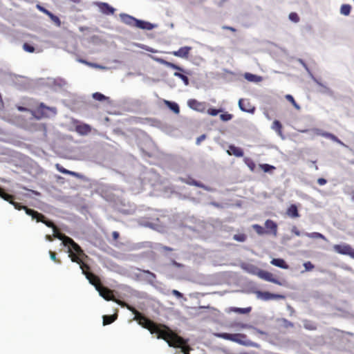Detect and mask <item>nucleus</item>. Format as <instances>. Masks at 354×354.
Here are the masks:
<instances>
[{
  "instance_id": "1",
  "label": "nucleus",
  "mask_w": 354,
  "mask_h": 354,
  "mask_svg": "<svg viewBox=\"0 0 354 354\" xmlns=\"http://www.w3.org/2000/svg\"><path fill=\"white\" fill-rule=\"evenodd\" d=\"M0 197L4 201H8L10 204L12 205L17 210L24 209L26 214L31 216L32 220H35L37 222H42L47 227L53 229V236L62 241L64 246L68 247V257L71 258L73 262H75L80 265V268L82 270L83 274L86 276L89 283L94 286L95 290L98 292L100 297L106 301H113L122 307H126L128 310L131 311L134 315L133 320L138 322V324L142 327L147 328L149 330L151 334H156V324L149 320L143 316L140 313L136 310L135 308L128 305L124 301H121L116 299L111 295V290L105 287H101L97 283V279L94 275L90 273H86L84 270L85 265L82 263V259L86 254L84 251L81 249L80 246L76 243L71 238L66 236L64 234L60 233L55 225L50 221L46 220L45 216L38 212L28 208L26 206L21 205L18 203L13 201V196L4 192V191L0 187Z\"/></svg>"
},
{
  "instance_id": "2",
  "label": "nucleus",
  "mask_w": 354,
  "mask_h": 354,
  "mask_svg": "<svg viewBox=\"0 0 354 354\" xmlns=\"http://www.w3.org/2000/svg\"><path fill=\"white\" fill-rule=\"evenodd\" d=\"M255 294L258 299L263 301L284 299V296L282 295L273 294L269 292L256 291Z\"/></svg>"
},
{
  "instance_id": "3",
  "label": "nucleus",
  "mask_w": 354,
  "mask_h": 354,
  "mask_svg": "<svg viewBox=\"0 0 354 354\" xmlns=\"http://www.w3.org/2000/svg\"><path fill=\"white\" fill-rule=\"evenodd\" d=\"M333 249L336 252L339 254H347L354 258V250H353L348 245H335L333 246Z\"/></svg>"
},
{
  "instance_id": "4",
  "label": "nucleus",
  "mask_w": 354,
  "mask_h": 354,
  "mask_svg": "<svg viewBox=\"0 0 354 354\" xmlns=\"http://www.w3.org/2000/svg\"><path fill=\"white\" fill-rule=\"evenodd\" d=\"M94 5L98 7L100 11L104 15H113L115 10L114 8L107 3L95 2Z\"/></svg>"
},
{
  "instance_id": "5",
  "label": "nucleus",
  "mask_w": 354,
  "mask_h": 354,
  "mask_svg": "<svg viewBox=\"0 0 354 354\" xmlns=\"http://www.w3.org/2000/svg\"><path fill=\"white\" fill-rule=\"evenodd\" d=\"M187 104L189 107L193 110H195L198 112L205 111L206 105L205 102H201L196 100H189Z\"/></svg>"
},
{
  "instance_id": "6",
  "label": "nucleus",
  "mask_w": 354,
  "mask_h": 354,
  "mask_svg": "<svg viewBox=\"0 0 354 354\" xmlns=\"http://www.w3.org/2000/svg\"><path fill=\"white\" fill-rule=\"evenodd\" d=\"M191 50L192 47L190 46H183L180 48L178 50L172 51L171 54L177 57L187 59Z\"/></svg>"
},
{
  "instance_id": "7",
  "label": "nucleus",
  "mask_w": 354,
  "mask_h": 354,
  "mask_svg": "<svg viewBox=\"0 0 354 354\" xmlns=\"http://www.w3.org/2000/svg\"><path fill=\"white\" fill-rule=\"evenodd\" d=\"M120 17L124 24L130 26H136V21L138 19H136L135 17L124 13H121L120 15Z\"/></svg>"
},
{
  "instance_id": "8",
  "label": "nucleus",
  "mask_w": 354,
  "mask_h": 354,
  "mask_svg": "<svg viewBox=\"0 0 354 354\" xmlns=\"http://www.w3.org/2000/svg\"><path fill=\"white\" fill-rule=\"evenodd\" d=\"M157 26L156 24H151L148 21H142L140 19H137L136 27L142 29V30H151L153 28H156Z\"/></svg>"
},
{
  "instance_id": "9",
  "label": "nucleus",
  "mask_w": 354,
  "mask_h": 354,
  "mask_svg": "<svg viewBox=\"0 0 354 354\" xmlns=\"http://www.w3.org/2000/svg\"><path fill=\"white\" fill-rule=\"evenodd\" d=\"M237 344L240 345H243L245 346H250V347H254L258 348L259 346L258 344L253 342L250 341V339H247V337L245 335L243 334V337H239L238 338V341L236 342Z\"/></svg>"
},
{
  "instance_id": "10",
  "label": "nucleus",
  "mask_w": 354,
  "mask_h": 354,
  "mask_svg": "<svg viewBox=\"0 0 354 354\" xmlns=\"http://www.w3.org/2000/svg\"><path fill=\"white\" fill-rule=\"evenodd\" d=\"M227 153L230 156H234L236 157H242L243 156V150L234 145H230L229 149L227 150Z\"/></svg>"
},
{
  "instance_id": "11",
  "label": "nucleus",
  "mask_w": 354,
  "mask_h": 354,
  "mask_svg": "<svg viewBox=\"0 0 354 354\" xmlns=\"http://www.w3.org/2000/svg\"><path fill=\"white\" fill-rule=\"evenodd\" d=\"M265 226L268 230H270V232L276 236L277 234V223L270 219H268L265 222Z\"/></svg>"
},
{
  "instance_id": "12",
  "label": "nucleus",
  "mask_w": 354,
  "mask_h": 354,
  "mask_svg": "<svg viewBox=\"0 0 354 354\" xmlns=\"http://www.w3.org/2000/svg\"><path fill=\"white\" fill-rule=\"evenodd\" d=\"M40 109L42 114H44L46 117L53 116L56 114V111L55 108L48 107L45 106L43 103H41Z\"/></svg>"
},
{
  "instance_id": "13",
  "label": "nucleus",
  "mask_w": 354,
  "mask_h": 354,
  "mask_svg": "<svg viewBox=\"0 0 354 354\" xmlns=\"http://www.w3.org/2000/svg\"><path fill=\"white\" fill-rule=\"evenodd\" d=\"M252 310L251 307L248 308H237V307H232L230 308L228 310H226L227 313H235L239 314H248Z\"/></svg>"
},
{
  "instance_id": "14",
  "label": "nucleus",
  "mask_w": 354,
  "mask_h": 354,
  "mask_svg": "<svg viewBox=\"0 0 354 354\" xmlns=\"http://www.w3.org/2000/svg\"><path fill=\"white\" fill-rule=\"evenodd\" d=\"M244 77L248 82H255V83L260 82H261L263 80V77L261 76L257 75H254V74H252V73H245L244 74Z\"/></svg>"
},
{
  "instance_id": "15",
  "label": "nucleus",
  "mask_w": 354,
  "mask_h": 354,
  "mask_svg": "<svg viewBox=\"0 0 354 354\" xmlns=\"http://www.w3.org/2000/svg\"><path fill=\"white\" fill-rule=\"evenodd\" d=\"M270 263L276 267L282 268V269H288V266L286 264L285 261L282 259H273Z\"/></svg>"
},
{
  "instance_id": "16",
  "label": "nucleus",
  "mask_w": 354,
  "mask_h": 354,
  "mask_svg": "<svg viewBox=\"0 0 354 354\" xmlns=\"http://www.w3.org/2000/svg\"><path fill=\"white\" fill-rule=\"evenodd\" d=\"M287 215L290 218H297L299 216L297 207L295 205H291L286 211Z\"/></svg>"
},
{
  "instance_id": "17",
  "label": "nucleus",
  "mask_w": 354,
  "mask_h": 354,
  "mask_svg": "<svg viewBox=\"0 0 354 354\" xmlns=\"http://www.w3.org/2000/svg\"><path fill=\"white\" fill-rule=\"evenodd\" d=\"M282 126L279 121L274 120L271 126V129L277 132L279 136H280L282 139H284V136L281 131Z\"/></svg>"
},
{
  "instance_id": "18",
  "label": "nucleus",
  "mask_w": 354,
  "mask_h": 354,
  "mask_svg": "<svg viewBox=\"0 0 354 354\" xmlns=\"http://www.w3.org/2000/svg\"><path fill=\"white\" fill-rule=\"evenodd\" d=\"M257 275L259 278H261L265 281H269V282L272 277V273L265 271V270H259L257 273Z\"/></svg>"
},
{
  "instance_id": "19",
  "label": "nucleus",
  "mask_w": 354,
  "mask_h": 354,
  "mask_svg": "<svg viewBox=\"0 0 354 354\" xmlns=\"http://www.w3.org/2000/svg\"><path fill=\"white\" fill-rule=\"evenodd\" d=\"M91 128L88 124H82L77 127V131L81 135H87L91 132Z\"/></svg>"
},
{
  "instance_id": "20",
  "label": "nucleus",
  "mask_w": 354,
  "mask_h": 354,
  "mask_svg": "<svg viewBox=\"0 0 354 354\" xmlns=\"http://www.w3.org/2000/svg\"><path fill=\"white\" fill-rule=\"evenodd\" d=\"M118 317L117 313L111 315H103V325L110 324L113 322Z\"/></svg>"
},
{
  "instance_id": "21",
  "label": "nucleus",
  "mask_w": 354,
  "mask_h": 354,
  "mask_svg": "<svg viewBox=\"0 0 354 354\" xmlns=\"http://www.w3.org/2000/svg\"><path fill=\"white\" fill-rule=\"evenodd\" d=\"M324 138L330 139L331 140H333V141L339 144L340 145H342V146H343L344 147H348L347 145L344 144L339 139L337 138V137H336L335 135H333V134H332L330 133L326 132L324 134Z\"/></svg>"
},
{
  "instance_id": "22",
  "label": "nucleus",
  "mask_w": 354,
  "mask_h": 354,
  "mask_svg": "<svg viewBox=\"0 0 354 354\" xmlns=\"http://www.w3.org/2000/svg\"><path fill=\"white\" fill-rule=\"evenodd\" d=\"M351 6L349 4H342L339 12L342 15L348 16L351 13Z\"/></svg>"
},
{
  "instance_id": "23",
  "label": "nucleus",
  "mask_w": 354,
  "mask_h": 354,
  "mask_svg": "<svg viewBox=\"0 0 354 354\" xmlns=\"http://www.w3.org/2000/svg\"><path fill=\"white\" fill-rule=\"evenodd\" d=\"M165 103L175 113H179L180 109H179V106H178V104H176V102L168 101V100H165Z\"/></svg>"
},
{
  "instance_id": "24",
  "label": "nucleus",
  "mask_w": 354,
  "mask_h": 354,
  "mask_svg": "<svg viewBox=\"0 0 354 354\" xmlns=\"http://www.w3.org/2000/svg\"><path fill=\"white\" fill-rule=\"evenodd\" d=\"M315 82H316V84H317L318 86V88H317V91L320 93H329V88L324 84H323L322 83H321L320 82H319L318 80H315Z\"/></svg>"
},
{
  "instance_id": "25",
  "label": "nucleus",
  "mask_w": 354,
  "mask_h": 354,
  "mask_svg": "<svg viewBox=\"0 0 354 354\" xmlns=\"http://www.w3.org/2000/svg\"><path fill=\"white\" fill-rule=\"evenodd\" d=\"M305 236L310 239H322L326 241V237L322 234L319 232L306 233Z\"/></svg>"
},
{
  "instance_id": "26",
  "label": "nucleus",
  "mask_w": 354,
  "mask_h": 354,
  "mask_svg": "<svg viewBox=\"0 0 354 354\" xmlns=\"http://www.w3.org/2000/svg\"><path fill=\"white\" fill-rule=\"evenodd\" d=\"M303 132L313 133V135H316V136H321L323 137H324V134L326 133V132H324L322 130H321L319 129H306V130L303 131Z\"/></svg>"
},
{
  "instance_id": "27",
  "label": "nucleus",
  "mask_w": 354,
  "mask_h": 354,
  "mask_svg": "<svg viewBox=\"0 0 354 354\" xmlns=\"http://www.w3.org/2000/svg\"><path fill=\"white\" fill-rule=\"evenodd\" d=\"M174 76L180 78L183 82V83L185 86L189 85V79L186 75H185L180 73H178V72H175L174 73Z\"/></svg>"
},
{
  "instance_id": "28",
  "label": "nucleus",
  "mask_w": 354,
  "mask_h": 354,
  "mask_svg": "<svg viewBox=\"0 0 354 354\" xmlns=\"http://www.w3.org/2000/svg\"><path fill=\"white\" fill-rule=\"evenodd\" d=\"M252 227L259 235H263L266 232L264 228L258 224H254Z\"/></svg>"
},
{
  "instance_id": "29",
  "label": "nucleus",
  "mask_w": 354,
  "mask_h": 354,
  "mask_svg": "<svg viewBox=\"0 0 354 354\" xmlns=\"http://www.w3.org/2000/svg\"><path fill=\"white\" fill-rule=\"evenodd\" d=\"M286 99L289 101L293 106L295 109H297V110H299L300 109V106H299V104L295 102V100H294L293 97L291 95H286Z\"/></svg>"
},
{
  "instance_id": "30",
  "label": "nucleus",
  "mask_w": 354,
  "mask_h": 354,
  "mask_svg": "<svg viewBox=\"0 0 354 354\" xmlns=\"http://www.w3.org/2000/svg\"><path fill=\"white\" fill-rule=\"evenodd\" d=\"M259 167L264 172H268L270 170L274 169V166L268 164H261Z\"/></svg>"
},
{
  "instance_id": "31",
  "label": "nucleus",
  "mask_w": 354,
  "mask_h": 354,
  "mask_svg": "<svg viewBox=\"0 0 354 354\" xmlns=\"http://www.w3.org/2000/svg\"><path fill=\"white\" fill-rule=\"evenodd\" d=\"M233 239L239 242H244L246 239V236L243 234H234Z\"/></svg>"
},
{
  "instance_id": "32",
  "label": "nucleus",
  "mask_w": 354,
  "mask_h": 354,
  "mask_svg": "<svg viewBox=\"0 0 354 354\" xmlns=\"http://www.w3.org/2000/svg\"><path fill=\"white\" fill-rule=\"evenodd\" d=\"M93 97L97 101H103L107 97L100 93H95L93 94Z\"/></svg>"
},
{
  "instance_id": "33",
  "label": "nucleus",
  "mask_w": 354,
  "mask_h": 354,
  "mask_svg": "<svg viewBox=\"0 0 354 354\" xmlns=\"http://www.w3.org/2000/svg\"><path fill=\"white\" fill-rule=\"evenodd\" d=\"M288 18L291 21H292L294 23H297L299 21V17L298 15L295 12L290 13Z\"/></svg>"
},
{
  "instance_id": "34",
  "label": "nucleus",
  "mask_w": 354,
  "mask_h": 354,
  "mask_svg": "<svg viewBox=\"0 0 354 354\" xmlns=\"http://www.w3.org/2000/svg\"><path fill=\"white\" fill-rule=\"evenodd\" d=\"M239 337H243V334L241 333H230V341H232L233 342H236L238 341V338Z\"/></svg>"
},
{
  "instance_id": "35",
  "label": "nucleus",
  "mask_w": 354,
  "mask_h": 354,
  "mask_svg": "<svg viewBox=\"0 0 354 354\" xmlns=\"http://www.w3.org/2000/svg\"><path fill=\"white\" fill-rule=\"evenodd\" d=\"M215 336L217 337L221 338V339L230 340V333H216Z\"/></svg>"
},
{
  "instance_id": "36",
  "label": "nucleus",
  "mask_w": 354,
  "mask_h": 354,
  "mask_svg": "<svg viewBox=\"0 0 354 354\" xmlns=\"http://www.w3.org/2000/svg\"><path fill=\"white\" fill-rule=\"evenodd\" d=\"M220 118L221 120L227 122L232 118V115L227 113H225L220 115Z\"/></svg>"
},
{
  "instance_id": "37",
  "label": "nucleus",
  "mask_w": 354,
  "mask_h": 354,
  "mask_svg": "<svg viewBox=\"0 0 354 354\" xmlns=\"http://www.w3.org/2000/svg\"><path fill=\"white\" fill-rule=\"evenodd\" d=\"M23 49L28 53H33L35 51V48L26 43L23 45Z\"/></svg>"
},
{
  "instance_id": "38",
  "label": "nucleus",
  "mask_w": 354,
  "mask_h": 354,
  "mask_svg": "<svg viewBox=\"0 0 354 354\" xmlns=\"http://www.w3.org/2000/svg\"><path fill=\"white\" fill-rule=\"evenodd\" d=\"M242 101L243 100L240 99L239 100V102H238V105H239V109L242 111H244V112H247V113H252L254 111V108L252 109L251 110H248V109H246L243 107V104H242Z\"/></svg>"
},
{
  "instance_id": "39",
  "label": "nucleus",
  "mask_w": 354,
  "mask_h": 354,
  "mask_svg": "<svg viewBox=\"0 0 354 354\" xmlns=\"http://www.w3.org/2000/svg\"><path fill=\"white\" fill-rule=\"evenodd\" d=\"M221 110L216 109H209L207 110V113L209 114L212 116H216L220 112H221Z\"/></svg>"
},
{
  "instance_id": "40",
  "label": "nucleus",
  "mask_w": 354,
  "mask_h": 354,
  "mask_svg": "<svg viewBox=\"0 0 354 354\" xmlns=\"http://www.w3.org/2000/svg\"><path fill=\"white\" fill-rule=\"evenodd\" d=\"M51 20L57 25V26L59 27L61 26V21L58 17L54 15L53 14L50 17Z\"/></svg>"
},
{
  "instance_id": "41",
  "label": "nucleus",
  "mask_w": 354,
  "mask_h": 354,
  "mask_svg": "<svg viewBox=\"0 0 354 354\" xmlns=\"http://www.w3.org/2000/svg\"><path fill=\"white\" fill-rule=\"evenodd\" d=\"M305 271H310L314 268V266L310 261L305 262L304 263Z\"/></svg>"
},
{
  "instance_id": "42",
  "label": "nucleus",
  "mask_w": 354,
  "mask_h": 354,
  "mask_svg": "<svg viewBox=\"0 0 354 354\" xmlns=\"http://www.w3.org/2000/svg\"><path fill=\"white\" fill-rule=\"evenodd\" d=\"M88 66L95 68L102 69V70L108 69V68L106 66L99 65V64H95V63H88Z\"/></svg>"
},
{
  "instance_id": "43",
  "label": "nucleus",
  "mask_w": 354,
  "mask_h": 354,
  "mask_svg": "<svg viewBox=\"0 0 354 354\" xmlns=\"http://www.w3.org/2000/svg\"><path fill=\"white\" fill-rule=\"evenodd\" d=\"M56 167H57V170L59 171L62 174H68L69 173V170L64 169V167H62V166H60L58 164L56 165Z\"/></svg>"
},
{
  "instance_id": "44",
  "label": "nucleus",
  "mask_w": 354,
  "mask_h": 354,
  "mask_svg": "<svg viewBox=\"0 0 354 354\" xmlns=\"http://www.w3.org/2000/svg\"><path fill=\"white\" fill-rule=\"evenodd\" d=\"M150 57L154 60L155 62L160 64H163V62L165 61V59H162V58H160V57H154V56H152V55H150Z\"/></svg>"
},
{
  "instance_id": "45",
  "label": "nucleus",
  "mask_w": 354,
  "mask_h": 354,
  "mask_svg": "<svg viewBox=\"0 0 354 354\" xmlns=\"http://www.w3.org/2000/svg\"><path fill=\"white\" fill-rule=\"evenodd\" d=\"M171 68H173L174 70H176V71H180V72H185V70L182 67L176 65L175 64H172V66H171Z\"/></svg>"
},
{
  "instance_id": "46",
  "label": "nucleus",
  "mask_w": 354,
  "mask_h": 354,
  "mask_svg": "<svg viewBox=\"0 0 354 354\" xmlns=\"http://www.w3.org/2000/svg\"><path fill=\"white\" fill-rule=\"evenodd\" d=\"M141 48H143L144 50L151 52V53H156L157 52L156 50H155L151 47L147 46L142 45Z\"/></svg>"
},
{
  "instance_id": "47",
  "label": "nucleus",
  "mask_w": 354,
  "mask_h": 354,
  "mask_svg": "<svg viewBox=\"0 0 354 354\" xmlns=\"http://www.w3.org/2000/svg\"><path fill=\"white\" fill-rule=\"evenodd\" d=\"M291 231L297 236H301V232L300 231L295 227H292Z\"/></svg>"
},
{
  "instance_id": "48",
  "label": "nucleus",
  "mask_w": 354,
  "mask_h": 354,
  "mask_svg": "<svg viewBox=\"0 0 354 354\" xmlns=\"http://www.w3.org/2000/svg\"><path fill=\"white\" fill-rule=\"evenodd\" d=\"M172 294L176 296V297L178 298H181L183 297V295L181 292H180L178 290H172Z\"/></svg>"
},
{
  "instance_id": "49",
  "label": "nucleus",
  "mask_w": 354,
  "mask_h": 354,
  "mask_svg": "<svg viewBox=\"0 0 354 354\" xmlns=\"http://www.w3.org/2000/svg\"><path fill=\"white\" fill-rule=\"evenodd\" d=\"M205 135H204V134H203V135H201V136H199V137L196 139V145H200V143H201L203 140H205Z\"/></svg>"
},
{
  "instance_id": "50",
  "label": "nucleus",
  "mask_w": 354,
  "mask_h": 354,
  "mask_svg": "<svg viewBox=\"0 0 354 354\" xmlns=\"http://www.w3.org/2000/svg\"><path fill=\"white\" fill-rule=\"evenodd\" d=\"M326 180L323 178H319L317 179V183L319 185H324L326 183Z\"/></svg>"
},
{
  "instance_id": "51",
  "label": "nucleus",
  "mask_w": 354,
  "mask_h": 354,
  "mask_svg": "<svg viewBox=\"0 0 354 354\" xmlns=\"http://www.w3.org/2000/svg\"><path fill=\"white\" fill-rule=\"evenodd\" d=\"M248 167L252 171H253L255 168V164L252 161H250V162L248 163Z\"/></svg>"
},
{
  "instance_id": "52",
  "label": "nucleus",
  "mask_w": 354,
  "mask_h": 354,
  "mask_svg": "<svg viewBox=\"0 0 354 354\" xmlns=\"http://www.w3.org/2000/svg\"><path fill=\"white\" fill-rule=\"evenodd\" d=\"M270 282H272L273 283L277 284V285H281V283L277 279L274 278L273 277L270 279Z\"/></svg>"
},
{
  "instance_id": "53",
  "label": "nucleus",
  "mask_w": 354,
  "mask_h": 354,
  "mask_svg": "<svg viewBox=\"0 0 354 354\" xmlns=\"http://www.w3.org/2000/svg\"><path fill=\"white\" fill-rule=\"evenodd\" d=\"M50 254V259L52 260V261H56V255L54 252H49Z\"/></svg>"
},
{
  "instance_id": "54",
  "label": "nucleus",
  "mask_w": 354,
  "mask_h": 354,
  "mask_svg": "<svg viewBox=\"0 0 354 354\" xmlns=\"http://www.w3.org/2000/svg\"><path fill=\"white\" fill-rule=\"evenodd\" d=\"M68 174L72 175V176L77 177V178L80 177V174L78 173H76L75 171H69V173Z\"/></svg>"
},
{
  "instance_id": "55",
  "label": "nucleus",
  "mask_w": 354,
  "mask_h": 354,
  "mask_svg": "<svg viewBox=\"0 0 354 354\" xmlns=\"http://www.w3.org/2000/svg\"><path fill=\"white\" fill-rule=\"evenodd\" d=\"M172 64H173V63L169 62H167V61H166V60H165V61L163 62V64H162V65H165V66H166L167 67H169V68H171V66H172Z\"/></svg>"
},
{
  "instance_id": "56",
  "label": "nucleus",
  "mask_w": 354,
  "mask_h": 354,
  "mask_svg": "<svg viewBox=\"0 0 354 354\" xmlns=\"http://www.w3.org/2000/svg\"><path fill=\"white\" fill-rule=\"evenodd\" d=\"M172 64H173V63L169 62H167V61H166V60H165V61L163 62V64H162V65H165V66H166L167 67H169V68H171V66H172Z\"/></svg>"
},
{
  "instance_id": "57",
  "label": "nucleus",
  "mask_w": 354,
  "mask_h": 354,
  "mask_svg": "<svg viewBox=\"0 0 354 354\" xmlns=\"http://www.w3.org/2000/svg\"><path fill=\"white\" fill-rule=\"evenodd\" d=\"M172 64H173V63L169 62H167V61H166V60H165V61L163 62V64H162V65H165V66H166L167 67H169V68H171V66H172Z\"/></svg>"
},
{
  "instance_id": "58",
  "label": "nucleus",
  "mask_w": 354,
  "mask_h": 354,
  "mask_svg": "<svg viewBox=\"0 0 354 354\" xmlns=\"http://www.w3.org/2000/svg\"><path fill=\"white\" fill-rule=\"evenodd\" d=\"M37 8H38L40 11H41V12H44V13H46V11H47V10H46V8H44V7H42V6H39V5H37Z\"/></svg>"
},
{
  "instance_id": "59",
  "label": "nucleus",
  "mask_w": 354,
  "mask_h": 354,
  "mask_svg": "<svg viewBox=\"0 0 354 354\" xmlns=\"http://www.w3.org/2000/svg\"><path fill=\"white\" fill-rule=\"evenodd\" d=\"M45 238L48 241H53V236L51 235L47 234V235H46Z\"/></svg>"
},
{
  "instance_id": "60",
  "label": "nucleus",
  "mask_w": 354,
  "mask_h": 354,
  "mask_svg": "<svg viewBox=\"0 0 354 354\" xmlns=\"http://www.w3.org/2000/svg\"><path fill=\"white\" fill-rule=\"evenodd\" d=\"M188 184H190V185H195L196 186H200L199 184H198L196 182H195L194 180H192L191 181H189L187 182Z\"/></svg>"
},
{
  "instance_id": "61",
  "label": "nucleus",
  "mask_w": 354,
  "mask_h": 354,
  "mask_svg": "<svg viewBox=\"0 0 354 354\" xmlns=\"http://www.w3.org/2000/svg\"><path fill=\"white\" fill-rule=\"evenodd\" d=\"M18 110L20 111H28V109L26 108H24L23 106H18Z\"/></svg>"
},
{
  "instance_id": "62",
  "label": "nucleus",
  "mask_w": 354,
  "mask_h": 354,
  "mask_svg": "<svg viewBox=\"0 0 354 354\" xmlns=\"http://www.w3.org/2000/svg\"><path fill=\"white\" fill-rule=\"evenodd\" d=\"M254 329L257 331V333H259V334H261V335H264V334H266V333H265V332H263V331H262V330H259V329H257V328H254Z\"/></svg>"
},
{
  "instance_id": "63",
  "label": "nucleus",
  "mask_w": 354,
  "mask_h": 354,
  "mask_svg": "<svg viewBox=\"0 0 354 354\" xmlns=\"http://www.w3.org/2000/svg\"><path fill=\"white\" fill-rule=\"evenodd\" d=\"M118 236H119V234H118V233L117 232H113V238L115 239H118Z\"/></svg>"
},
{
  "instance_id": "64",
  "label": "nucleus",
  "mask_w": 354,
  "mask_h": 354,
  "mask_svg": "<svg viewBox=\"0 0 354 354\" xmlns=\"http://www.w3.org/2000/svg\"><path fill=\"white\" fill-rule=\"evenodd\" d=\"M241 327H242V328H252L251 326L248 325V324H242V325H241Z\"/></svg>"
}]
</instances>
